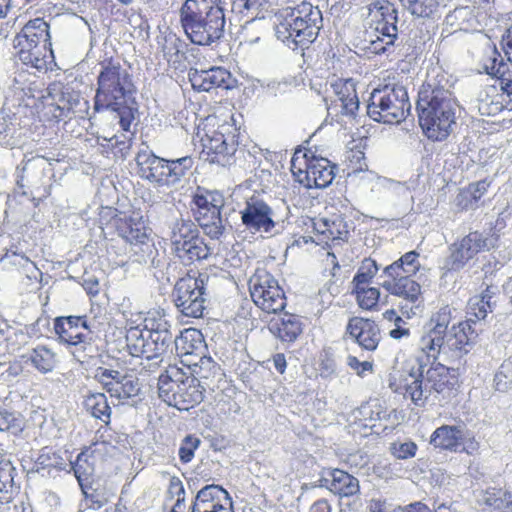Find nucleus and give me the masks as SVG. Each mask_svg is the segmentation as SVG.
Returning a JSON list of instances; mask_svg holds the SVG:
<instances>
[{
  "label": "nucleus",
  "instance_id": "aec40b11",
  "mask_svg": "<svg viewBox=\"0 0 512 512\" xmlns=\"http://www.w3.org/2000/svg\"><path fill=\"white\" fill-rule=\"evenodd\" d=\"M331 88L335 94V99L328 106L329 114L332 111L349 118H354L359 110V99L355 90V84L352 79H336L331 83Z\"/></svg>",
  "mask_w": 512,
  "mask_h": 512
},
{
  "label": "nucleus",
  "instance_id": "338daca9",
  "mask_svg": "<svg viewBox=\"0 0 512 512\" xmlns=\"http://www.w3.org/2000/svg\"><path fill=\"white\" fill-rule=\"evenodd\" d=\"M229 119L231 122L224 121L222 124L218 125V130L214 131L213 134L215 135H223V138H228V136H234V139L238 140L239 133L238 128L235 125L233 115L229 116Z\"/></svg>",
  "mask_w": 512,
  "mask_h": 512
},
{
  "label": "nucleus",
  "instance_id": "9b49d317",
  "mask_svg": "<svg viewBox=\"0 0 512 512\" xmlns=\"http://www.w3.org/2000/svg\"><path fill=\"white\" fill-rule=\"evenodd\" d=\"M255 305L268 314H278L286 307V297L277 280L266 271L256 272L249 280Z\"/></svg>",
  "mask_w": 512,
  "mask_h": 512
},
{
  "label": "nucleus",
  "instance_id": "39448f33",
  "mask_svg": "<svg viewBox=\"0 0 512 512\" xmlns=\"http://www.w3.org/2000/svg\"><path fill=\"white\" fill-rule=\"evenodd\" d=\"M418 367H412L405 383V396L417 406H423L432 393L441 394L450 391L456 379L450 369L436 360H427L420 353L416 358Z\"/></svg>",
  "mask_w": 512,
  "mask_h": 512
},
{
  "label": "nucleus",
  "instance_id": "de8ad7c7",
  "mask_svg": "<svg viewBox=\"0 0 512 512\" xmlns=\"http://www.w3.org/2000/svg\"><path fill=\"white\" fill-rule=\"evenodd\" d=\"M403 8L417 18L430 17L437 9V0H400Z\"/></svg>",
  "mask_w": 512,
  "mask_h": 512
},
{
  "label": "nucleus",
  "instance_id": "c85d7f7f",
  "mask_svg": "<svg viewBox=\"0 0 512 512\" xmlns=\"http://www.w3.org/2000/svg\"><path fill=\"white\" fill-rule=\"evenodd\" d=\"M411 277L412 275L387 277L388 279L381 282L380 285L392 295L416 302L421 295V286Z\"/></svg>",
  "mask_w": 512,
  "mask_h": 512
},
{
  "label": "nucleus",
  "instance_id": "b1692460",
  "mask_svg": "<svg viewBox=\"0 0 512 512\" xmlns=\"http://www.w3.org/2000/svg\"><path fill=\"white\" fill-rule=\"evenodd\" d=\"M207 138L204 140V150L208 156H210V162L218 163L222 166L229 164L230 158L236 152L238 140L234 139V136H228L223 138V135H212L207 134Z\"/></svg>",
  "mask_w": 512,
  "mask_h": 512
},
{
  "label": "nucleus",
  "instance_id": "f8f14e48",
  "mask_svg": "<svg viewBox=\"0 0 512 512\" xmlns=\"http://www.w3.org/2000/svg\"><path fill=\"white\" fill-rule=\"evenodd\" d=\"M51 172L50 164L44 157L24 160L17 168V185L21 193L33 198L47 197L50 194L47 174Z\"/></svg>",
  "mask_w": 512,
  "mask_h": 512
},
{
  "label": "nucleus",
  "instance_id": "9d476101",
  "mask_svg": "<svg viewBox=\"0 0 512 512\" xmlns=\"http://www.w3.org/2000/svg\"><path fill=\"white\" fill-rule=\"evenodd\" d=\"M196 206L195 219L204 232L211 238L218 239L231 225L226 216L224 197L219 192L196 194L193 198Z\"/></svg>",
  "mask_w": 512,
  "mask_h": 512
},
{
  "label": "nucleus",
  "instance_id": "2eb2a0df",
  "mask_svg": "<svg viewBox=\"0 0 512 512\" xmlns=\"http://www.w3.org/2000/svg\"><path fill=\"white\" fill-rule=\"evenodd\" d=\"M494 246L493 238L487 237L478 231L470 232L449 247L450 256L447 265L450 270L458 271L478 253L490 250Z\"/></svg>",
  "mask_w": 512,
  "mask_h": 512
},
{
  "label": "nucleus",
  "instance_id": "cd10ccee",
  "mask_svg": "<svg viewBox=\"0 0 512 512\" xmlns=\"http://www.w3.org/2000/svg\"><path fill=\"white\" fill-rule=\"evenodd\" d=\"M31 78L27 71L16 72L8 83L6 101H11L14 105L20 106L25 98H34L37 85Z\"/></svg>",
  "mask_w": 512,
  "mask_h": 512
},
{
  "label": "nucleus",
  "instance_id": "a211bd4d",
  "mask_svg": "<svg viewBox=\"0 0 512 512\" xmlns=\"http://www.w3.org/2000/svg\"><path fill=\"white\" fill-rule=\"evenodd\" d=\"M190 508V512H234L229 493L215 484L199 490Z\"/></svg>",
  "mask_w": 512,
  "mask_h": 512
},
{
  "label": "nucleus",
  "instance_id": "79ce46f5",
  "mask_svg": "<svg viewBox=\"0 0 512 512\" xmlns=\"http://www.w3.org/2000/svg\"><path fill=\"white\" fill-rule=\"evenodd\" d=\"M146 331L153 342L154 351L161 356L175 343L176 337L168 329V323H158L156 328L147 329Z\"/></svg>",
  "mask_w": 512,
  "mask_h": 512
},
{
  "label": "nucleus",
  "instance_id": "58836bf2",
  "mask_svg": "<svg viewBox=\"0 0 512 512\" xmlns=\"http://www.w3.org/2000/svg\"><path fill=\"white\" fill-rule=\"evenodd\" d=\"M419 254L410 251L404 254L399 260L384 268L383 274L386 277H398L399 275H414L419 270Z\"/></svg>",
  "mask_w": 512,
  "mask_h": 512
},
{
  "label": "nucleus",
  "instance_id": "052dcab7",
  "mask_svg": "<svg viewBox=\"0 0 512 512\" xmlns=\"http://www.w3.org/2000/svg\"><path fill=\"white\" fill-rule=\"evenodd\" d=\"M159 43L161 51L168 61L172 60L173 57H177L181 51L182 42L175 34L169 33L165 35Z\"/></svg>",
  "mask_w": 512,
  "mask_h": 512
},
{
  "label": "nucleus",
  "instance_id": "680f3d73",
  "mask_svg": "<svg viewBox=\"0 0 512 512\" xmlns=\"http://www.w3.org/2000/svg\"><path fill=\"white\" fill-rule=\"evenodd\" d=\"M121 373L117 370L99 367L95 371L94 378L110 393V388H115V384L120 379Z\"/></svg>",
  "mask_w": 512,
  "mask_h": 512
},
{
  "label": "nucleus",
  "instance_id": "bb28decb",
  "mask_svg": "<svg viewBox=\"0 0 512 512\" xmlns=\"http://www.w3.org/2000/svg\"><path fill=\"white\" fill-rule=\"evenodd\" d=\"M127 349L134 357H145L147 360H157L154 364L158 365L161 359L154 351L153 342L150 339L146 329L131 327L126 334Z\"/></svg>",
  "mask_w": 512,
  "mask_h": 512
},
{
  "label": "nucleus",
  "instance_id": "4c0bfd02",
  "mask_svg": "<svg viewBox=\"0 0 512 512\" xmlns=\"http://www.w3.org/2000/svg\"><path fill=\"white\" fill-rule=\"evenodd\" d=\"M66 466L67 463L62 456L50 450L43 449L34 462L33 470L40 473L42 476H51L52 471L59 472L65 470Z\"/></svg>",
  "mask_w": 512,
  "mask_h": 512
},
{
  "label": "nucleus",
  "instance_id": "37998d69",
  "mask_svg": "<svg viewBox=\"0 0 512 512\" xmlns=\"http://www.w3.org/2000/svg\"><path fill=\"white\" fill-rule=\"evenodd\" d=\"M194 164L190 156L167 160L166 186L175 185L192 169Z\"/></svg>",
  "mask_w": 512,
  "mask_h": 512
},
{
  "label": "nucleus",
  "instance_id": "0eeeda50",
  "mask_svg": "<svg viewBox=\"0 0 512 512\" xmlns=\"http://www.w3.org/2000/svg\"><path fill=\"white\" fill-rule=\"evenodd\" d=\"M455 309L446 305L435 312L429 322L424 326V333L419 340L420 353L425 354L427 360H437L440 354H446L448 351H459L467 353L466 347L456 348L450 346L448 341L452 335L457 333L454 331L460 328V323L454 324L448 330V326L453 318L452 313Z\"/></svg>",
  "mask_w": 512,
  "mask_h": 512
},
{
  "label": "nucleus",
  "instance_id": "09e8293b",
  "mask_svg": "<svg viewBox=\"0 0 512 512\" xmlns=\"http://www.w3.org/2000/svg\"><path fill=\"white\" fill-rule=\"evenodd\" d=\"M24 419L19 412L0 409V432L17 434L23 430Z\"/></svg>",
  "mask_w": 512,
  "mask_h": 512
},
{
  "label": "nucleus",
  "instance_id": "6e6d98bb",
  "mask_svg": "<svg viewBox=\"0 0 512 512\" xmlns=\"http://www.w3.org/2000/svg\"><path fill=\"white\" fill-rule=\"evenodd\" d=\"M494 387L505 393L512 388V363L503 362L494 376Z\"/></svg>",
  "mask_w": 512,
  "mask_h": 512
},
{
  "label": "nucleus",
  "instance_id": "20e7f679",
  "mask_svg": "<svg viewBox=\"0 0 512 512\" xmlns=\"http://www.w3.org/2000/svg\"><path fill=\"white\" fill-rule=\"evenodd\" d=\"M275 28L277 38L289 48L304 49L313 43L322 27V12L310 1L296 7H287L278 15Z\"/></svg>",
  "mask_w": 512,
  "mask_h": 512
},
{
  "label": "nucleus",
  "instance_id": "ea45409f",
  "mask_svg": "<svg viewBox=\"0 0 512 512\" xmlns=\"http://www.w3.org/2000/svg\"><path fill=\"white\" fill-rule=\"evenodd\" d=\"M49 25L42 18H35L25 24L21 31V38L28 43L30 50L36 49L40 41H47Z\"/></svg>",
  "mask_w": 512,
  "mask_h": 512
},
{
  "label": "nucleus",
  "instance_id": "864d4df0",
  "mask_svg": "<svg viewBox=\"0 0 512 512\" xmlns=\"http://www.w3.org/2000/svg\"><path fill=\"white\" fill-rule=\"evenodd\" d=\"M267 0H231V10L234 13L248 17H257L264 8Z\"/></svg>",
  "mask_w": 512,
  "mask_h": 512
},
{
  "label": "nucleus",
  "instance_id": "4d7b16f0",
  "mask_svg": "<svg viewBox=\"0 0 512 512\" xmlns=\"http://www.w3.org/2000/svg\"><path fill=\"white\" fill-rule=\"evenodd\" d=\"M322 229L318 231L322 234L327 235L328 238L331 239H344L348 235V230L346 229V225L344 221L338 217L334 220H323L322 221Z\"/></svg>",
  "mask_w": 512,
  "mask_h": 512
},
{
  "label": "nucleus",
  "instance_id": "2f4dec72",
  "mask_svg": "<svg viewBox=\"0 0 512 512\" xmlns=\"http://www.w3.org/2000/svg\"><path fill=\"white\" fill-rule=\"evenodd\" d=\"M184 375L185 372L181 368L177 366H170L159 376L158 395L163 402L169 406H172L173 403H177L175 399L182 380L184 379Z\"/></svg>",
  "mask_w": 512,
  "mask_h": 512
},
{
  "label": "nucleus",
  "instance_id": "bf43d9fd",
  "mask_svg": "<svg viewBox=\"0 0 512 512\" xmlns=\"http://www.w3.org/2000/svg\"><path fill=\"white\" fill-rule=\"evenodd\" d=\"M169 494L175 498L173 512H184L185 510V490L182 481L178 477L170 479Z\"/></svg>",
  "mask_w": 512,
  "mask_h": 512
},
{
  "label": "nucleus",
  "instance_id": "f257e3e1",
  "mask_svg": "<svg viewBox=\"0 0 512 512\" xmlns=\"http://www.w3.org/2000/svg\"><path fill=\"white\" fill-rule=\"evenodd\" d=\"M459 105L452 92L432 81L419 91L417 111L425 135L433 141H443L456 124Z\"/></svg>",
  "mask_w": 512,
  "mask_h": 512
},
{
  "label": "nucleus",
  "instance_id": "a18cd8bd",
  "mask_svg": "<svg viewBox=\"0 0 512 512\" xmlns=\"http://www.w3.org/2000/svg\"><path fill=\"white\" fill-rule=\"evenodd\" d=\"M202 333L196 329H188L181 333L180 337H176L175 345L177 349H181L184 354H194L196 350L202 347Z\"/></svg>",
  "mask_w": 512,
  "mask_h": 512
},
{
  "label": "nucleus",
  "instance_id": "c9c22d12",
  "mask_svg": "<svg viewBox=\"0 0 512 512\" xmlns=\"http://www.w3.org/2000/svg\"><path fill=\"white\" fill-rule=\"evenodd\" d=\"M200 384H204L206 389H213L212 384L216 379H220L222 372L220 366L211 357H201L199 362L193 364L192 373L190 375Z\"/></svg>",
  "mask_w": 512,
  "mask_h": 512
},
{
  "label": "nucleus",
  "instance_id": "69168bd1",
  "mask_svg": "<svg viewBox=\"0 0 512 512\" xmlns=\"http://www.w3.org/2000/svg\"><path fill=\"white\" fill-rule=\"evenodd\" d=\"M336 362L329 353H325L319 365L320 376L323 378H329L336 372Z\"/></svg>",
  "mask_w": 512,
  "mask_h": 512
},
{
  "label": "nucleus",
  "instance_id": "e2e57ef3",
  "mask_svg": "<svg viewBox=\"0 0 512 512\" xmlns=\"http://www.w3.org/2000/svg\"><path fill=\"white\" fill-rule=\"evenodd\" d=\"M417 445L413 441L393 442L390 446L391 454L397 459L405 460L416 455Z\"/></svg>",
  "mask_w": 512,
  "mask_h": 512
},
{
  "label": "nucleus",
  "instance_id": "f03ea898",
  "mask_svg": "<svg viewBox=\"0 0 512 512\" xmlns=\"http://www.w3.org/2000/svg\"><path fill=\"white\" fill-rule=\"evenodd\" d=\"M96 110H111L117 114L123 131H129L136 109L130 104L133 92L132 79L120 63L103 64L97 79Z\"/></svg>",
  "mask_w": 512,
  "mask_h": 512
},
{
  "label": "nucleus",
  "instance_id": "8fccbe9b",
  "mask_svg": "<svg viewBox=\"0 0 512 512\" xmlns=\"http://www.w3.org/2000/svg\"><path fill=\"white\" fill-rule=\"evenodd\" d=\"M504 491L490 488L481 490L476 495V502L479 506H485L494 510H501L504 506Z\"/></svg>",
  "mask_w": 512,
  "mask_h": 512
},
{
  "label": "nucleus",
  "instance_id": "ddd939ff",
  "mask_svg": "<svg viewBox=\"0 0 512 512\" xmlns=\"http://www.w3.org/2000/svg\"><path fill=\"white\" fill-rule=\"evenodd\" d=\"M430 444L441 450L464 452L468 455L474 454L479 449V443L464 423L438 427L431 434Z\"/></svg>",
  "mask_w": 512,
  "mask_h": 512
},
{
  "label": "nucleus",
  "instance_id": "393cba45",
  "mask_svg": "<svg viewBox=\"0 0 512 512\" xmlns=\"http://www.w3.org/2000/svg\"><path fill=\"white\" fill-rule=\"evenodd\" d=\"M319 482L321 487L341 497L352 496L359 492L358 479L340 469L328 471Z\"/></svg>",
  "mask_w": 512,
  "mask_h": 512
},
{
  "label": "nucleus",
  "instance_id": "13d9d810",
  "mask_svg": "<svg viewBox=\"0 0 512 512\" xmlns=\"http://www.w3.org/2000/svg\"><path fill=\"white\" fill-rule=\"evenodd\" d=\"M201 444V440L194 435H187L180 443L178 450L179 459L186 464L192 461L194 453Z\"/></svg>",
  "mask_w": 512,
  "mask_h": 512
},
{
  "label": "nucleus",
  "instance_id": "603ef678",
  "mask_svg": "<svg viewBox=\"0 0 512 512\" xmlns=\"http://www.w3.org/2000/svg\"><path fill=\"white\" fill-rule=\"evenodd\" d=\"M271 376L272 372L270 370L264 367H257L243 377V382L250 391L262 393L265 381L269 380Z\"/></svg>",
  "mask_w": 512,
  "mask_h": 512
},
{
  "label": "nucleus",
  "instance_id": "473e14b6",
  "mask_svg": "<svg viewBox=\"0 0 512 512\" xmlns=\"http://www.w3.org/2000/svg\"><path fill=\"white\" fill-rule=\"evenodd\" d=\"M71 469L81 487L84 494H87L86 489L90 488L91 478L94 474V457L91 448H88L78 454L74 462H70Z\"/></svg>",
  "mask_w": 512,
  "mask_h": 512
},
{
  "label": "nucleus",
  "instance_id": "5fc2aeb1",
  "mask_svg": "<svg viewBox=\"0 0 512 512\" xmlns=\"http://www.w3.org/2000/svg\"><path fill=\"white\" fill-rule=\"evenodd\" d=\"M356 299L359 306L363 309L371 310L377 306L380 298V291L375 287L355 288Z\"/></svg>",
  "mask_w": 512,
  "mask_h": 512
},
{
  "label": "nucleus",
  "instance_id": "774afa93",
  "mask_svg": "<svg viewBox=\"0 0 512 512\" xmlns=\"http://www.w3.org/2000/svg\"><path fill=\"white\" fill-rule=\"evenodd\" d=\"M501 92L500 95L504 99V108L512 111V80L501 79Z\"/></svg>",
  "mask_w": 512,
  "mask_h": 512
},
{
  "label": "nucleus",
  "instance_id": "72a5a7b5",
  "mask_svg": "<svg viewBox=\"0 0 512 512\" xmlns=\"http://www.w3.org/2000/svg\"><path fill=\"white\" fill-rule=\"evenodd\" d=\"M178 258L184 263L206 259L210 254V249L204 239L199 236V231L188 241H183L179 248L173 249Z\"/></svg>",
  "mask_w": 512,
  "mask_h": 512
},
{
  "label": "nucleus",
  "instance_id": "3c124183",
  "mask_svg": "<svg viewBox=\"0 0 512 512\" xmlns=\"http://www.w3.org/2000/svg\"><path fill=\"white\" fill-rule=\"evenodd\" d=\"M378 270L379 267L374 260L370 258L363 260L352 281L355 288L367 287Z\"/></svg>",
  "mask_w": 512,
  "mask_h": 512
},
{
  "label": "nucleus",
  "instance_id": "c756f323",
  "mask_svg": "<svg viewBox=\"0 0 512 512\" xmlns=\"http://www.w3.org/2000/svg\"><path fill=\"white\" fill-rule=\"evenodd\" d=\"M270 332L284 342H293L302 332V324L298 316L284 313L269 321Z\"/></svg>",
  "mask_w": 512,
  "mask_h": 512
},
{
  "label": "nucleus",
  "instance_id": "f704fd0d",
  "mask_svg": "<svg viewBox=\"0 0 512 512\" xmlns=\"http://www.w3.org/2000/svg\"><path fill=\"white\" fill-rule=\"evenodd\" d=\"M477 108L481 115L495 116L504 110V99L493 85L484 87L478 93Z\"/></svg>",
  "mask_w": 512,
  "mask_h": 512
},
{
  "label": "nucleus",
  "instance_id": "a19ab883",
  "mask_svg": "<svg viewBox=\"0 0 512 512\" xmlns=\"http://www.w3.org/2000/svg\"><path fill=\"white\" fill-rule=\"evenodd\" d=\"M26 357L27 361L43 374L51 372L56 364L55 354L45 346H37L29 351Z\"/></svg>",
  "mask_w": 512,
  "mask_h": 512
},
{
  "label": "nucleus",
  "instance_id": "423d86ee",
  "mask_svg": "<svg viewBox=\"0 0 512 512\" xmlns=\"http://www.w3.org/2000/svg\"><path fill=\"white\" fill-rule=\"evenodd\" d=\"M411 110L407 90L402 85H385L372 91L367 114L376 122L398 124Z\"/></svg>",
  "mask_w": 512,
  "mask_h": 512
},
{
  "label": "nucleus",
  "instance_id": "49530a36",
  "mask_svg": "<svg viewBox=\"0 0 512 512\" xmlns=\"http://www.w3.org/2000/svg\"><path fill=\"white\" fill-rule=\"evenodd\" d=\"M140 392L138 380L132 377L120 375V379L115 384V388H110V395L118 399H127L137 396Z\"/></svg>",
  "mask_w": 512,
  "mask_h": 512
},
{
  "label": "nucleus",
  "instance_id": "6ab92c4d",
  "mask_svg": "<svg viewBox=\"0 0 512 512\" xmlns=\"http://www.w3.org/2000/svg\"><path fill=\"white\" fill-rule=\"evenodd\" d=\"M375 19L377 41L385 45H393L398 34V13L394 5L388 1L377 2L372 10Z\"/></svg>",
  "mask_w": 512,
  "mask_h": 512
},
{
  "label": "nucleus",
  "instance_id": "0e129e2a",
  "mask_svg": "<svg viewBox=\"0 0 512 512\" xmlns=\"http://www.w3.org/2000/svg\"><path fill=\"white\" fill-rule=\"evenodd\" d=\"M63 104L59 105L58 108L61 110V115L68 117L70 113L75 114L77 106L83 105L87 108V101L81 100L78 95H68V99L63 98Z\"/></svg>",
  "mask_w": 512,
  "mask_h": 512
},
{
  "label": "nucleus",
  "instance_id": "5701e85b",
  "mask_svg": "<svg viewBox=\"0 0 512 512\" xmlns=\"http://www.w3.org/2000/svg\"><path fill=\"white\" fill-rule=\"evenodd\" d=\"M139 175L151 183L166 186L167 160L156 156L151 151L141 150L136 156Z\"/></svg>",
  "mask_w": 512,
  "mask_h": 512
},
{
  "label": "nucleus",
  "instance_id": "dca6fc26",
  "mask_svg": "<svg viewBox=\"0 0 512 512\" xmlns=\"http://www.w3.org/2000/svg\"><path fill=\"white\" fill-rule=\"evenodd\" d=\"M94 328V322L88 321L86 316H62L54 320V330L60 342L74 347L80 345L85 349Z\"/></svg>",
  "mask_w": 512,
  "mask_h": 512
},
{
  "label": "nucleus",
  "instance_id": "4be33fe9",
  "mask_svg": "<svg viewBox=\"0 0 512 512\" xmlns=\"http://www.w3.org/2000/svg\"><path fill=\"white\" fill-rule=\"evenodd\" d=\"M347 332L364 349L373 351L381 339L378 325L369 319L354 317L347 325Z\"/></svg>",
  "mask_w": 512,
  "mask_h": 512
},
{
  "label": "nucleus",
  "instance_id": "7ed1b4c3",
  "mask_svg": "<svg viewBox=\"0 0 512 512\" xmlns=\"http://www.w3.org/2000/svg\"><path fill=\"white\" fill-rule=\"evenodd\" d=\"M222 0H186L181 8V23L194 44L209 46L224 35L225 15Z\"/></svg>",
  "mask_w": 512,
  "mask_h": 512
},
{
  "label": "nucleus",
  "instance_id": "c03bdc74",
  "mask_svg": "<svg viewBox=\"0 0 512 512\" xmlns=\"http://www.w3.org/2000/svg\"><path fill=\"white\" fill-rule=\"evenodd\" d=\"M198 231L197 226L191 220H177L174 223L171 232V243L173 249L179 248V245H181L183 241L186 242L192 237H195V234Z\"/></svg>",
  "mask_w": 512,
  "mask_h": 512
},
{
  "label": "nucleus",
  "instance_id": "e433bc0d",
  "mask_svg": "<svg viewBox=\"0 0 512 512\" xmlns=\"http://www.w3.org/2000/svg\"><path fill=\"white\" fill-rule=\"evenodd\" d=\"M85 410L94 418L108 425L111 420L112 409L104 393H90L83 401Z\"/></svg>",
  "mask_w": 512,
  "mask_h": 512
},
{
  "label": "nucleus",
  "instance_id": "412c9836",
  "mask_svg": "<svg viewBox=\"0 0 512 512\" xmlns=\"http://www.w3.org/2000/svg\"><path fill=\"white\" fill-rule=\"evenodd\" d=\"M188 77L193 89L208 92L219 87L229 88L231 74L222 67L213 66L209 69L191 68Z\"/></svg>",
  "mask_w": 512,
  "mask_h": 512
},
{
  "label": "nucleus",
  "instance_id": "4468645a",
  "mask_svg": "<svg viewBox=\"0 0 512 512\" xmlns=\"http://www.w3.org/2000/svg\"><path fill=\"white\" fill-rule=\"evenodd\" d=\"M492 312V303L488 300H482L479 296L472 297L468 302V318L465 322H460V328L454 329L457 333L452 335L448 341L450 346L464 348L475 342L479 333L482 331L481 323L488 314Z\"/></svg>",
  "mask_w": 512,
  "mask_h": 512
},
{
  "label": "nucleus",
  "instance_id": "f3484780",
  "mask_svg": "<svg viewBox=\"0 0 512 512\" xmlns=\"http://www.w3.org/2000/svg\"><path fill=\"white\" fill-rule=\"evenodd\" d=\"M242 224L252 233H269L276 223L273 209L261 198L252 196L247 199L240 211Z\"/></svg>",
  "mask_w": 512,
  "mask_h": 512
},
{
  "label": "nucleus",
  "instance_id": "6e6552de",
  "mask_svg": "<svg viewBox=\"0 0 512 512\" xmlns=\"http://www.w3.org/2000/svg\"><path fill=\"white\" fill-rule=\"evenodd\" d=\"M209 275L200 273L198 277L187 276L179 279L172 297L177 309L187 317H202L206 296L209 294Z\"/></svg>",
  "mask_w": 512,
  "mask_h": 512
},
{
  "label": "nucleus",
  "instance_id": "1a4fd4ad",
  "mask_svg": "<svg viewBox=\"0 0 512 512\" xmlns=\"http://www.w3.org/2000/svg\"><path fill=\"white\" fill-rule=\"evenodd\" d=\"M299 153L296 152L291 160V171L296 180L308 189L328 187L335 178L336 166L327 158L309 152L300 157Z\"/></svg>",
  "mask_w": 512,
  "mask_h": 512
},
{
  "label": "nucleus",
  "instance_id": "a878e982",
  "mask_svg": "<svg viewBox=\"0 0 512 512\" xmlns=\"http://www.w3.org/2000/svg\"><path fill=\"white\" fill-rule=\"evenodd\" d=\"M205 391L206 386L204 384H200L199 379L197 380L196 378L187 375L185 372L184 379L182 380L175 399L177 403H173L172 407H175L178 410L187 411L203 401Z\"/></svg>",
  "mask_w": 512,
  "mask_h": 512
},
{
  "label": "nucleus",
  "instance_id": "7c9ffc66",
  "mask_svg": "<svg viewBox=\"0 0 512 512\" xmlns=\"http://www.w3.org/2000/svg\"><path fill=\"white\" fill-rule=\"evenodd\" d=\"M17 470L10 458L0 453V502L10 503L18 495L19 483L16 482Z\"/></svg>",
  "mask_w": 512,
  "mask_h": 512
}]
</instances>
